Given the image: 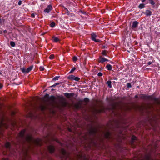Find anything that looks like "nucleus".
<instances>
[{"mask_svg": "<svg viewBox=\"0 0 160 160\" xmlns=\"http://www.w3.org/2000/svg\"><path fill=\"white\" fill-rule=\"evenodd\" d=\"M24 142H27L30 144L34 143L39 146L42 144V141L41 139L39 138L34 139L30 134H28L25 137Z\"/></svg>", "mask_w": 160, "mask_h": 160, "instance_id": "f257e3e1", "label": "nucleus"}, {"mask_svg": "<svg viewBox=\"0 0 160 160\" xmlns=\"http://www.w3.org/2000/svg\"><path fill=\"white\" fill-rule=\"evenodd\" d=\"M60 152L62 154L61 157L62 160H74L71 157L70 154L64 149H62Z\"/></svg>", "mask_w": 160, "mask_h": 160, "instance_id": "f03ea898", "label": "nucleus"}, {"mask_svg": "<svg viewBox=\"0 0 160 160\" xmlns=\"http://www.w3.org/2000/svg\"><path fill=\"white\" fill-rule=\"evenodd\" d=\"M98 131L97 129L95 127H92L89 130V134L90 136L95 137Z\"/></svg>", "mask_w": 160, "mask_h": 160, "instance_id": "7ed1b4c3", "label": "nucleus"}, {"mask_svg": "<svg viewBox=\"0 0 160 160\" xmlns=\"http://www.w3.org/2000/svg\"><path fill=\"white\" fill-rule=\"evenodd\" d=\"M92 40L95 41V42H101L100 40L98 39H96L97 35L94 33H93L91 34Z\"/></svg>", "mask_w": 160, "mask_h": 160, "instance_id": "20e7f679", "label": "nucleus"}, {"mask_svg": "<svg viewBox=\"0 0 160 160\" xmlns=\"http://www.w3.org/2000/svg\"><path fill=\"white\" fill-rule=\"evenodd\" d=\"M52 9V7L51 5H48L47 8L44 9V12L48 13Z\"/></svg>", "mask_w": 160, "mask_h": 160, "instance_id": "39448f33", "label": "nucleus"}, {"mask_svg": "<svg viewBox=\"0 0 160 160\" xmlns=\"http://www.w3.org/2000/svg\"><path fill=\"white\" fill-rule=\"evenodd\" d=\"M48 149L50 153H53L55 150L54 147L52 145L49 146L48 147Z\"/></svg>", "mask_w": 160, "mask_h": 160, "instance_id": "423d86ee", "label": "nucleus"}, {"mask_svg": "<svg viewBox=\"0 0 160 160\" xmlns=\"http://www.w3.org/2000/svg\"><path fill=\"white\" fill-rule=\"evenodd\" d=\"M25 131L24 130L21 131L19 134V137L22 139H23L24 138V136L25 133Z\"/></svg>", "mask_w": 160, "mask_h": 160, "instance_id": "0eeeda50", "label": "nucleus"}, {"mask_svg": "<svg viewBox=\"0 0 160 160\" xmlns=\"http://www.w3.org/2000/svg\"><path fill=\"white\" fill-rule=\"evenodd\" d=\"M2 127H3L6 128H8V125L5 123H4L3 121H1L0 122V134H1V129Z\"/></svg>", "mask_w": 160, "mask_h": 160, "instance_id": "6e6552de", "label": "nucleus"}, {"mask_svg": "<svg viewBox=\"0 0 160 160\" xmlns=\"http://www.w3.org/2000/svg\"><path fill=\"white\" fill-rule=\"evenodd\" d=\"M40 108L42 111H43L45 109H48V107L46 104H44L40 106Z\"/></svg>", "mask_w": 160, "mask_h": 160, "instance_id": "1a4fd4ad", "label": "nucleus"}, {"mask_svg": "<svg viewBox=\"0 0 160 160\" xmlns=\"http://www.w3.org/2000/svg\"><path fill=\"white\" fill-rule=\"evenodd\" d=\"M74 95V93H68L66 92L64 93L65 96L68 98H69L72 97Z\"/></svg>", "mask_w": 160, "mask_h": 160, "instance_id": "9d476101", "label": "nucleus"}, {"mask_svg": "<svg viewBox=\"0 0 160 160\" xmlns=\"http://www.w3.org/2000/svg\"><path fill=\"white\" fill-rule=\"evenodd\" d=\"M104 136L106 138L109 139L111 137V133L109 132H107L104 134Z\"/></svg>", "mask_w": 160, "mask_h": 160, "instance_id": "9b49d317", "label": "nucleus"}, {"mask_svg": "<svg viewBox=\"0 0 160 160\" xmlns=\"http://www.w3.org/2000/svg\"><path fill=\"white\" fill-rule=\"evenodd\" d=\"M108 61V59L100 57L99 58V62L102 63H103L105 61Z\"/></svg>", "mask_w": 160, "mask_h": 160, "instance_id": "f8f14e48", "label": "nucleus"}, {"mask_svg": "<svg viewBox=\"0 0 160 160\" xmlns=\"http://www.w3.org/2000/svg\"><path fill=\"white\" fill-rule=\"evenodd\" d=\"M152 12L149 10H147L146 11L145 14L147 16H150L152 15Z\"/></svg>", "mask_w": 160, "mask_h": 160, "instance_id": "ddd939ff", "label": "nucleus"}, {"mask_svg": "<svg viewBox=\"0 0 160 160\" xmlns=\"http://www.w3.org/2000/svg\"><path fill=\"white\" fill-rule=\"evenodd\" d=\"M138 22L137 21H134L133 22L132 27L133 28H136L137 27Z\"/></svg>", "mask_w": 160, "mask_h": 160, "instance_id": "4468645a", "label": "nucleus"}, {"mask_svg": "<svg viewBox=\"0 0 160 160\" xmlns=\"http://www.w3.org/2000/svg\"><path fill=\"white\" fill-rule=\"evenodd\" d=\"M53 38V42H58L60 41V39L57 37H55L53 36L52 37Z\"/></svg>", "mask_w": 160, "mask_h": 160, "instance_id": "2eb2a0df", "label": "nucleus"}, {"mask_svg": "<svg viewBox=\"0 0 160 160\" xmlns=\"http://www.w3.org/2000/svg\"><path fill=\"white\" fill-rule=\"evenodd\" d=\"M33 68V66H30V67H28V68L27 69H26V73H28L29 72H30L32 69Z\"/></svg>", "mask_w": 160, "mask_h": 160, "instance_id": "dca6fc26", "label": "nucleus"}, {"mask_svg": "<svg viewBox=\"0 0 160 160\" xmlns=\"http://www.w3.org/2000/svg\"><path fill=\"white\" fill-rule=\"evenodd\" d=\"M81 104L80 103V102L78 103L75 104V107L77 109L79 108H80Z\"/></svg>", "mask_w": 160, "mask_h": 160, "instance_id": "f3484780", "label": "nucleus"}, {"mask_svg": "<svg viewBox=\"0 0 160 160\" xmlns=\"http://www.w3.org/2000/svg\"><path fill=\"white\" fill-rule=\"evenodd\" d=\"M106 68L108 70H111L112 68V66L109 64H108L106 66Z\"/></svg>", "mask_w": 160, "mask_h": 160, "instance_id": "a211bd4d", "label": "nucleus"}, {"mask_svg": "<svg viewBox=\"0 0 160 160\" xmlns=\"http://www.w3.org/2000/svg\"><path fill=\"white\" fill-rule=\"evenodd\" d=\"M111 83V81L110 80H108L107 82V84H108V87L110 88H111L112 87Z\"/></svg>", "mask_w": 160, "mask_h": 160, "instance_id": "6ab92c4d", "label": "nucleus"}, {"mask_svg": "<svg viewBox=\"0 0 160 160\" xmlns=\"http://www.w3.org/2000/svg\"><path fill=\"white\" fill-rule=\"evenodd\" d=\"M75 78V76L73 75H71L68 77V78L71 80H73Z\"/></svg>", "mask_w": 160, "mask_h": 160, "instance_id": "aec40b11", "label": "nucleus"}, {"mask_svg": "<svg viewBox=\"0 0 160 160\" xmlns=\"http://www.w3.org/2000/svg\"><path fill=\"white\" fill-rule=\"evenodd\" d=\"M104 110L102 109H97L96 110V112L98 113H100L102 112Z\"/></svg>", "mask_w": 160, "mask_h": 160, "instance_id": "412c9836", "label": "nucleus"}, {"mask_svg": "<svg viewBox=\"0 0 160 160\" xmlns=\"http://www.w3.org/2000/svg\"><path fill=\"white\" fill-rule=\"evenodd\" d=\"M5 146L7 148H9L10 146V143L8 142H7L5 144Z\"/></svg>", "mask_w": 160, "mask_h": 160, "instance_id": "4be33fe9", "label": "nucleus"}, {"mask_svg": "<svg viewBox=\"0 0 160 160\" xmlns=\"http://www.w3.org/2000/svg\"><path fill=\"white\" fill-rule=\"evenodd\" d=\"M55 99V97L54 96H52L50 98V99L52 100L53 102L54 101Z\"/></svg>", "mask_w": 160, "mask_h": 160, "instance_id": "5701e85b", "label": "nucleus"}, {"mask_svg": "<svg viewBox=\"0 0 160 160\" xmlns=\"http://www.w3.org/2000/svg\"><path fill=\"white\" fill-rule=\"evenodd\" d=\"M144 5L143 4H140L138 6V7L140 9L143 8H144Z\"/></svg>", "mask_w": 160, "mask_h": 160, "instance_id": "b1692460", "label": "nucleus"}, {"mask_svg": "<svg viewBox=\"0 0 160 160\" xmlns=\"http://www.w3.org/2000/svg\"><path fill=\"white\" fill-rule=\"evenodd\" d=\"M10 44L11 46L12 47H14L15 46V44L14 42L11 41L10 42Z\"/></svg>", "mask_w": 160, "mask_h": 160, "instance_id": "393cba45", "label": "nucleus"}, {"mask_svg": "<svg viewBox=\"0 0 160 160\" xmlns=\"http://www.w3.org/2000/svg\"><path fill=\"white\" fill-rule=\"evenodd\" d=\"M33 116V114L32 112H30L29 113L28 117H29L30 118H32Z\"/></svg>", "mask_w": 160, "mask_h": 160, "instance_id": "a878e982", "label": "nucleus"}, {"mask_svg": "<svg viewBox=\"0 0 160 160\" xmlns=\"http://www.w3.org/2000/svg\"><path fill=\"white\" fill-rule=\"evenodd\" d=\"M22 71L23 73H26L27 69L24 68H21Z\"/></svg>", "mask_w": 160, "mask_h": 160, "instance_id": "bb28decb", "label": "nucleus"}, {"mask_svg": "<svg viewBox=\"0 0 160 160\" xmlns=\"http://www.w3.org/2000/svg\"><path fill=\"white\" fill-rule=\"evenodd\" d=\"M83 101L86 103H87L89 102V99L87 98H85L83 100Z\"/></svg>", "mask_w": 160, "mask_h": 160, "instance_id": "cd10ccee", "label": "nucleus"}, {"mask_svg": "<svg viewBox=\"0 0 160 160\" xmlns=\"http://www.w3.org/2000/svg\"><path fill=\"white\" fill-rule=\"evenodd\" d=\"M55 22H52L50 23V26L52 27H55Z\"/></svg>", "mask_w": 160, "mask_h": 160, "instance_id": "c85d7f7f", "label": "nucleus"}, {"mask_svg": "<svg viewBox=\"0 0 160 160\" xmlns=\"http://www.w3.org/2000/svg\"><path fill=\"white\" fill-rule=\"evenodd\" d=\"M54 58V54H51L49 56V58L51 59H53Z\"/></svg>", "mask_w": 160, "mask_h": 160, "instance_id": "c756f323", "label": "nucleus"}, {"mask_svg": "<svg viewBox=\"0 0 160 160\" xmlns=\"http://www.w3.org/2000/svg\"><path fill=\"white\" fill-rule=\"evenodd\" d=\"M80 78H79L78 77H75L74 78V80H75V81H78L80 80Z\"/></svg>", "mask_w": 160, "mask_h": 160, "instance_id": "7c9ffc66", "label": "nucleus"}, {"mask_svg": "<svg viewBox=\"0 0 160 160\" xmlns=\"http://www.w3.org/2000/svg\"><path fill=\"white\" fill-rule=\"evenodd\" d=\"M59 76H56L53 78V80H57L58 79Z\"/></svg>", "mask_w": 160, "mask_h": 160, "instance_id": "2f4dec72", "label": "nucleus"}, {"mask_svg": "<svg viewBox=\"0 0 160 160\" xmlns=\"http://www.w3.org/2000/svg\"><path fill=\"white\" fill-rule=\"evenodd\" d=\"M73 61L76 62L78 60L76 56H74L73 57Z\"/></svg>", "mask_w": 160, "mask_h": 160, "instance_id": "473e14b6", "label": "nucleus"}, {"mask_svg": "<svg viewBox=\"0 0 160 160\" xmlns=\"http://www.w3.org/2000/svg\"><path fill=\"white\" fill-rule=\"evenodd\" d=\"M39 69L41 71H43L44 70V68L43 67L41 66L40 67Z\"/></svg>", "mask_w": 160, "mask_h": 160, "instance_id": "72a5a7b5", "label": "nucleus"}, {"mask_svg": "<svg viewBox=\"0 0 160 160\" xmlns=\"http://www.w3.org/2000/svg\"><path fill=\"white\" fill-rule=\"evenodd\" d=\"M149 1L151 4L153 5L155 4L154 2L152 0H149Z\"/></svg>", "mask_w": 160, "mask_h": 160, "instance_id": "f704fd0d", "label": "nucleus"}, {"mask_svg": "<svg viewBox=\"0 0 160 160\" xmlns=\"http://www.w3.org/2000/svg\"><path fill=\"white\" fill-rule=\"evenodd\" d=\"M102 54L104 55H106V51L105 50H103L102 51Z\"/></svg>", "mask_w": 160, "mask_h": 160, "instance_id": "c9c22d12", "label": "nucleus"}, {"mask_svg": "<svg viewBox=\"0 0 160 160\" xmlns=\"http://www.w3.org/2000/svg\"><path fill=\"white\" fill-rule=\"evenodd\" d=\"M132 140H136L137 139V138L135 136H132Z\"/></svg>", "mask_w": 160, "mask_h": 160, "instance_id": "e433bc0d", "label": "nucleus"}, {"mask_svg": "<svg viewBox=\"0 0 160 160\" xmlns=\"http://www.w3.org/2000/svg\"><path fill=\"white\" fill-rule=\"evenodd\" d=\"M75 70V68H72L70 71V72L71 73L73 72Z\"/></svg>", "mask_w": 160, "mask_h": 160, "instance_id": "4c0bfd02", "label": "nucleus"}, {"mask_svg": "<svg viewBox=\"0 0 160 160\" xmlns=\"http://www.w3.org/2000/svg\"><path fill=\"white\" fill-rule=\"evenodd\" d=\"M127 87L128 88H131L132 87L130 83H128Z\"/></svg>", "mask_w": 160, "mask_h": 160, "instance_id": "58836bf2", "label": "nucleus"}, {"mask_svg": "<svg viewBox=\"0 0 160 160\" xmlns=\"http://www.w3.org/2000/svg\"><path fill=\"white\" fill-rule=\"evenodd\" d=\"M98 76H102V73L101 72L98 73Z\"/></svg>", "mask_w": 160, "mask_h": 160, "instance_id": "ea45409f", "label": "nucleus"}, {"mask_svg": "<svg viewBox=\"0 0 160 160\" xmlns=\"http://www.w3.org/2000/svg\"><path fill=\"white\" fill-rule=\"evenodd\" d=\"M62 82H57L55 83L56 85H59L60 84H62Z\"/></svg>", "mask_w": 160, "mask_h": 160, "instance_id": "a19ab883", "label": "nucleus"}, {"mask_svg": "<svg viewBox=\"0 0 160 160\" xmlns=\"http://www.w3.org/2000/svg\"><path fill=\"white\" fill-rule=\"evenodd\" d=\"M31 16L33 18H34L35 17V14L34 13H32L31 15Z\"/></svg>", "mask_w": 160, "mask_h": 160, "instance_id": "79ce46f5", "label": "nucleus"}, {"mask_svg": "<svg viewBox=\"0 0 160 160\" xmlns=\"http://www.w3.org/2000/svg\"><path fill=\"white\" fill-rule=\"evenodd\" d=\"M21 4H22V1H19L18 3V5H20Z\"/></svg>", "mask_w": 160, "mask_h": 160, "instance_id": "37998d69", "label": "nucleus"}, {"mask_svg": "<svg viewBox=\"0 0 160 160\" xmlns=\"http://www.w3.org/2000/svg\"><path fill=\"white\" fill-rule=\"evenodd\" d=\"M2 85L0 83V89H1L2 87Z\"/></svg>", "mask_w": 160, "mask_h": 160, "instance_id": "c03bdc74", "label": "nucleus"}, {"mask_svg": "<svg viewBox=\"0 0 160 160\" xmlns=\"http://www.w3.org/2000/svg\"><path fill=\"white\" fill-rule=\"evenodd\" d=\"M56 86V85L55 83L54 84H53V85L51 86V87H55Z\"/></svg>", "mask_w": 160, "mask_h": 160, "instance_id": "a18cd8bd", "label": "nucleus"}, {"mask_svg": "<svg viewBox=\"0 0 160 160\" xmlns=\"http://www.w3.org/2000/svg\"><path fill=\"white\" fill-rule=\"evenodd\" d=\"M152 63V62L151 61L148 62V65H150Z\"/></svg>", "mask_w": 160, "mask_h": 160, "instance_id": "49530a36", "label": "nucleus"}, {"mask_svg": "<svg viewBox=\"0 0 160 160\" xmlns=\"http://www.w3.org/2000/svg\"><path fill=\"white\" fill-rule=\"evenodd\" d=\"M135 98H138V95H135Z\"/></svg>", "mask_w": 160, "mask_h": 160, "instance_id": "de8ad7c7", "label": "nucleus"}, {"mask_svg": "<svg viewBox=\"0 0 160 160\" xmlns=\"http://www.w3.org/2000/svg\"><path fill=\"white\" fill-rule=\"evenodd\" d=\"M91 141L92 142H93V139H91Z\"/></svg>", "mask_w": 160, "mask_h": 160, "instance_id": "09e8293b", "label": "nucleus"}, {"mask_svg": "<svg viewBox=\"0 0 160 160\" xmlns=\"http://www.w3.org/2000/svg\"><path fill=\"white\" fill-rule=\"evenodd\" d=\"M150 97V96H145V98H149Z\"/></svg>", "mask_w": 160, "mask_h": 160, "instance_id": "8fccbe9b", "label": "nucleus"}, {"mask_svg": "<svg viewBox=\"0 0 160 160\" xmlns=\"http://www.w3.org/2000/svg\"><path fill=\"white\" fill-rule=\"evenodd\" d=\"M7 32V31L6 30H5L3 31V32H4V33Z\"/></svg>", "mask_w": 160, "mask_h": 160, "instance_id": "3c124183", "label": "nucleus"}, {"mask_svg": "<svg viewBox=\"0 0 160 160\" xmlns=\"http://www.w3.org/2000/svg\"><path fill=\"white\" fill-rule=\"evenodd\" d=\"M141 0L142 1V2H144L146 1V0Z\"/></svg>", "mask_w": 160, "mask_h": 160, "instance_id": "603ef678", "label": "nucleus"}, {"mask_svg": "<svg viewBox=\"0 0 160 160\" xmlns=\"http://www.w3.org/2000/svg\"><path fill=\"white\" fill-rule=\"evenodd\" d=\"M2 74V73L0 72V74Z\"/></svg>", "mask_w": 160, "mask_h": 160, "instance_id": "864d4df0", "label": "nucleus"}, {"mask_svg": "<svg viewBox=\"0 0 160 160\" xmlns=\"http://www.w3.org/2000/svg\"><path fill=\"white\" fill-rule=\"evenodd\" d=\"M26 155H27V152L26 153Z\"/></svg>", "mask_w": 160, "mask_h": 160, "instance_id": "5fc2aeb1", "label": "nucleus"}, {"mask_svg": "<svg viewBox=\"0 0 160 160\" xmlns=\"http://www.w3.org/2000/svg\"><path fill=\"white\" fill-rule=\"evenodd\" d=\"M69 131H71V130H70V129H69Z\"/></svg>", "mask_w": 160, "mask_h": 160, "instance_id": "6e6d98bb", "label": "nucleus"}, {"mask_svg": "<svg viewBox=\"0 0 160 160\" xmlns=\"http://www.w3.org/2000/svg\"><path fill=\"white\" fill-rule=\"evenodd\" d=\"M1 19H0V22H1Z\"/></svg>", "mask_w": 160, "mask_h": 160, "instance_id": "4d7b16f0", "label": "nucleus"}, {"mask_svg": "<svg viewBox=\"0 0 160 160\" xmlns=\"http://www.w3.org/2000/svg\"><path fill=\"white\" fill-rule=\"evenodd\" d=\"M85 139H86L87 138H86V137H85Z\"/></svg>", "mask_w": 160, "mask_h": 160, "instance_id": "13d9d810", "label": "nucleus"}]
</instances>
